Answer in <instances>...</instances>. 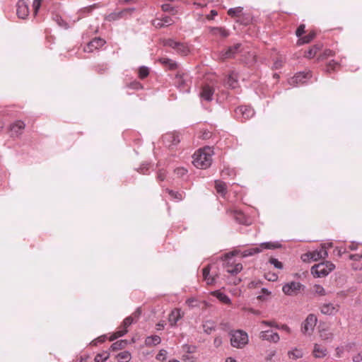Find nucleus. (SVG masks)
Segmentation results:
<instances>
[{
    "instance_id": "obj_38",
    "label": "nucleus",
    "mask_w": 362,
    "mask_h": 362,
    "mask_svg": "<svg viewBox=\"0 0 362 362\" xmlns=\"http://www.w3.org/2000/svg\"><path fill=\"white\" fill-rule=\"evenodd\" d=\"M211 32L214 35H219L222 37H227L229 35V32L224 28H213Z\"/></svg>"
},
{
    "instance_id": "obj_28",
    "label": "nucleus",
    "mask_w": 362,
    "mask_h": 362,
    "mask_svg": "<svg viewBox=\"0 0 362 362\" xmlns=\"http://www.w3.org/2000/svg\"><path fill=\"white\" fill-rule=\"evenodd\" d=\"M262 250H274L281 247V244L277 241L276 242H265L260 244L259 246Z\"/></svg>"
},
{
    "instance_id": "obj_50",
    "label": "nucleus",
    "mask_w": 362,
    "mask_h": 362,
    "mask_svg": "<svg viewBox=\"0 0 362 362\" xmlns=\"http://www.w3.org/2000/svg\"><path fill=\"white\" fill-rule=\"evenodd\" d=\"M54 20L57 22V23L59 26H61L65 29H67L69 28L68 24L60 16H56V17L54 18Z\"/></svg>"
},
{
    "instance_id": "obj_48",
    "label": "nucleus",
    "mask_w": 362,
    "mask_h": 362,
    "mask_svg": "<svg viewBox=\"0 0 362 362\" xmlns=\"http://www.w3.org/2000/svg\"><path fill=\"white\" fill-rule=\"evenodd\" d=\"M338 65V63L334 60L329 62L327 64L326 71L330 73L332 71H334L335 67Z\"/></svg>"
},
{
    "instance_id": "obj_40",
    "label": "nucleus",
    "mask_w": 362,
    "mask_h": 362,
    "mask_svg": "<svg viewBox=\"0 0 362 362\" xmlns=\"http://www.w3.org/2000/svg\"><path fill=\"white\" fill-rule=\"evenodd\" d=\"M166 191L169 195L176 201H181L183 199L182 194L178 192H175L171 189H167Z\"/></svg>"
},
{
    "instance_id": "obj_35",
    "label": "nucleus",
    "mask_w": 362,
    "mask_h": 362,
    "mask_svg": "<svg viewBox=\"0 0 362 362\" xmlns=\"http://www.w3.org/2000/svg\"><path fill=\"white\" fill-rule=\"evenodd\" d=\"M226 83L231 88H235L238 87V81L236 74L234 73L230 74L228 77Z\"/></svg>"
},
{
    "instance_id": "obj_13",
    "label": "nucleus",
    "mask_w": 362,
    "mask_h": 362,
    "mask_svg": "<svg viewBox=\"0 0 362 362\" xmlns=\"http://www.w3.org/2000/svg\"><path fill=\"white\" fill-rule=\"evenodd\" d=\"M105 43V41L103 39L100 37H95L86 45L83 50L86 52L91 53L102 47Z\"/></svg>"
},
{
    "instance_id": "obj_3",
    "label": "nucleus",
    "mask_w": 362,
    "mask_h": 362,
    "mask_svg": "<svg viewBox=\"0 0 362 362\" xmlns=\"http://www.w3.org/2000/svg\"><path fill=\"white\" fill-rule=\"evenodd\" d=\"M230 344L238 349H242L248 344L249 339L247 332L241 329L231 331L230 332Z\"/></svg>"
},
{
    "instance_id": "obj_6",
    "label": "nucleus",
    "mask_w": 362,
    "mask_h": 362,
    "mask_svg": "<svg viewBox=\"0 0 362 362\" xmlns=\"http://www.w3.org/2000/svg\"><path fill=\"white\" fill-rule=\"evenodd\" d=\"M163 45L173 48L180 55L186 56L189 52L188 46L184 43L176 42L173 39H167L163 41Z\"/></svg>"
},
{
    "instance_id": "obj_27",
    "label": "nucleus",
    "mask_w": 362,
    "mask_h": 362,
    "mask_svg": "<svg viewBox=\"0 0 362 362\" xmlns=\"http://www.w3.org/2000/svg\"><path fill=\"white\" fill-rule=\"evenodd\" d=\"M320 337L323 341H332L334 339V334L329 329L325 328L322 329L319 332Z\"/></svg>"
},
{
    "instance_id": "obj_30",
    "label": "nucleus",
    "mask_w": 362,
    "mask_h": 362,
    "mask_svg": "<svg viewBox=\"0 0 362 362\" xmlns=\"http://www.w3.org/2000/svg\"><path fill=\"white\" fill-rule=\"evenodd\" d=\"M161 342V339L158 335H152L146 337L145 344L147 346H152L159 344Z\"/></svg>"
},
{
    "instance_id": "obj_10",
    "label": "nucleus",
    "mask_w": 362,
    "mask_h": 362,
    "mask_svg": "<svg viewBox=\"0 0 362 362\" xmlns=\"http://www.w3.org/2000/svg\"><path fill=\"white\" fill-rule=\"evenodd\" d=\"M235 114L242 121H245L252 117L255 115V111L251 107L240 106L236 108Z\"/></svg>"
},
{
    "instance_id": "obj_9",
    "label": "nucleus",
    "mask_w": 362,
    "mask_h": 362,
    "mask_svg": "<svg viewBox=\"0 0 362 362\" xmlns=\"http://www.w3.org/2000/svg\"><path fill=\"white\" fill-rule=\"evenodd\" d=\"M311 78L310 71H300L289 79L288 83L291 86L301 85L307 82Z\"/></svg>"
},
{
    "instance_id": "obj_55",
    "label": "nucleus",
    "mask_w": 362,
    "mask_h": 362,
    "mask_svg": "<svg viewBox=\"0 0 362 362\" xmlns=\"http://www.w3.org/2000/svg\"><path fill=\"white\" fill-rule=\"evenodd\" d=\"M167 351L164 349H161L156 356V359L159 361H165L166 359Z\"/></svg>"
},
{
    "instance_id": "obj_49",
    "label": "nucleus",
    "mask_w": 362,
    "mask_h": 362,
    "mask_svg": "<svg viewBox=\"0 0 362 362\" xmlns=\"http://www.w3.org/2000/svg\"><path fill=\"white\" fill-rule=\"evenodd\" d=\"M42 1V0H33V13H34L35 16L37 15L38 10L40 9V8L41 6Z\"/></svg>"
},
{
    "instance_id": "obj_19",
    "label": "nucleus",
    "mask_w": 362,
    "mask_h": 362,
    "mask_svg": "<svg viewBox=\"0 0 362 362\" xmlns=\"http://www.w3.org/2000/svg\"><path fill=\"white\" fill-rule=\"evenodd\" d=\"M241 47V44L238 43L234 46L229 47L226 51H223L220 53L219 58L222 60L233 57L235 54L238 52Z\"/></svg>"
},
{
    "instance_id": "obj_2",
    "label": "nucleus",
    "mask_w": 362,
    "mask_h": 362,
    "mask_svg": "<svg viewBox=\"0 0 362 362\" xmlns=\"http://www.w3.org/2000/svg\"><path fill=\"white\" fill-rule=\"evenodd\" d=\"M239 252L234 251L228 254H226L224 256V263L223 267L228 274L234 276L237 274L240 273L243 270V264L241 263H236L233 260V257L238 254Z\"/></svg>"
},
{
    "instance_id": "obj_29",
    "label": "nucleus",
    "mask_w": 362,
    "mask_h": 362,
    "mask_svg": "<svg viewBox=\"0 0 362 362\" xmlns=\"http://www.w3.org/2000/svg\"><path fill=\"white\" fill-rule=\"evenodd\" d=\"M321 48H322V45H320V44L315 45L314 46L311 47L305 53V55H304L305 57L308 58V59L313 58L317 54L318 51H320L321 49Z\"/></svg>"
},
{
    "instance_id": "obj_39",
    "label": "nucleus",
    "mask_w": 362,
    "mask_h": 362,
    "mask_svg": "<svg viewBox=\"0 0 362 362\" xmlns=\"http://www.w3.org/2000/svg\"><path fill=\"white\" fill-rule=\"evenodd\" d=\"M243 8L241 6H238L235 8H231L228 11V14L230 17H238L243 12Z\"/></svg>"
},
{
    "instance_id": "obj_56",
    "label": "nucleus",
    "mask_w": 362,
    "mask_h": 362,
    "mask_svg": "<svg viewBox=\"0 0 362 362\" xmlns=\"http://www.w3.org/2000/svg\"><path fill=\"white\" fill-rule=\"evenodd\" d=\"M305 26L303 24H301L298 26V28H297V30L296 31V34L298 37H299V38L301 37L303 34L305 33Z\"/></svg>"
},
{
    "instance_id": "obj_31",
    "label": "nucleus",
    "mask_w": 362,
    "mask_h": 362,
    "mask_svg": "<svg viewBox=\"0 0 362 362\" xmlns=\"http://www.w3.org/2000/svg\"><path fill=\"white\" fill-rule=\"evenodd\" d=\"M204 332L206 334H211L216 329V324L214 322L208 320L203 323L202 325Z\"/></svg>"
},
{
    "instance_id": "obj_20",
    "label": "nucleus",
    "mask_w": 362,
    "mask_h": 362,
    "mask_svg": "<svg viewBox=\"0 0 362 362\" xmlns=\"http://www.w3.org/2000/svg\"><path fill=\"white\" fill-rule=\"evenodd\" d=\"M226 213L233 217V218L240 224H247V218L245 214L237 209H228Z\"/></svg>"
},
{
    "instance_id": "obj_5",
    "label": "nucleus",
    "mask_w": 362,
    "mask_h": 362,
    "mask_svg": "<svg viewBox=\"0 0 362 362\" xmlns=\"http://www.w3.org/2000/svg\"><path fill=\"white\" fill-rule=\"evenodd\" d=\"M328 256L327 247L325 245H321L320 247L313 252H309L302 256L303 261L311 259L313 261H317L320 259H325Z\"/></svg>"
},
{
    "instance_id": "obj_53",
    "label": "nucleus",
    "mask_w": 362,
    "mask_h": 362,
    "mask_svg": "<svg viewBox=\"0 0 362 362\" xmlns=\"http://www.w3.org/2000/svg\"><path fill=\"white\" fill-rule=\"evenodd\" d=\"M211 136V132L207 129H202L200 131V137L203 139H209Z\"/></svg>"
},
{
    "instance_id": "obj_16",
    "label": "nucleus",
    "mask_w": 362,
    "mask_h": 362,
    "mask_svg": "<svg viewBox=\"0 0 362 362\" xmlns=\"http://www.w3.org/2000/svg\"><path fill=\"white\" fill-rule=\"evenodd\" d=\"M17 16L18 18L25 19L29 15L28 4L24 0H20L17 3Z\"/></svg>"
},
{
    "instance_id": "obj_18",
    "label": "nucleus",
    "mask_w": 362,
    "mask_h": 362,
    "mask_svg": "<svg viewBox=\"0 0 362 362\" xmlns=\"http://www.w3.org/2000/svg\"><path fill=\"white\" fill-rule=\"evenodd\" d=\"M211 265L208 264L202 269V276L203 279L206 281L207 285H213L216 283V278L218 277V275L216 274H211Z\"/></svg>"
},
{
    "instance_id": "obj_12",
    "label": "nucleus",
    "mask_w": 362,
    "mask_h": 362,
    "mask_svg": "<svg viewBox=\"0 0 362 362\" xmlns=\"http://www.w3.org/2000/svg\"><path fill=\"white\" fill-rule=\"evenodd\" d=\"M162 140L163 144L168 147L175 146L180 142L179 135L176 132H168L165 134L162 137Z\"/></svg>"
},
{
    "instance_id": "obj_43",
    "label": "nucleus",
    "mask_w": 362,
    "mask_h": 362,
    "mask_svg": "<svg viewBox=\"0 0 362 362\" xmlns=\"http://www.w3.org/2000/svg\"><path fill=\"white\" fill-rule=\"evenodd\" d=\"M334 55V52L329 49H325L323 53L322 54H320L318 57V60H323L329 57H332Z\"/></svg>"
},
{
    "instance_id": "obj_42",
    "label": "nucleus",
    "mask_w": 362,
    "mask_h": 362,
    "mask_svg": "<svg viewBox=\"0 0 362 362\" xmlns=\"http://www.w3.org/2000/svg\"><path fill=\"white\" fill-rule=\"evenodd\" d=\"M182 350L187 354H192L197 351V346L194 345L184 344L182 346Z\"/></svg>"
},
{
    "instance_id": "obj_26",
    "label": "nucleus",
    "mask_w": 362,
    "mask_h": 362,
    "mask_svg": "<svg viewBox=\"0 0 362 362\" xmlns=\"http://www.w3.org/2000/svg\"><path fill=\"white\" fill-rule=\"evenodd\" d=\"M162 64L168 67L170 70L176 69L177 67V64L176 62L173 61L171 59L162 57L158 60Z\"/></svg>"
},
{
    "instance_id": "obj_1",
    "label": "nucleus",
    "mask_w": 362,
    "mask_h": 362,
    "mask_svg": "<svg viewBox=\"0 0 362 362\" xmlns=\"http://www.w3.org/2000/svg\"><path fill=\"white\" fill-rule=\"evenodd\" d=\"M214 151L209 146L199 149L194 153L193 164L195 167L206 169L211 165Z\"/></svg>"
},
{
    "instance_id": "obj_41",
    "label": "nucleus",
    "mask_w": 362,
    "mask_h": 362,
    "mask_svg": "<svg viewBox=\"0 0 362 362\" xmlns=\"http://www.w3.org/2000/svg\"><path fill=\"white\" fill-rule=\"evenodd\" d=\"M149 74V69L146 66H141L139 70V76L141 79H144Z\"/></svg>"
},
{
    "instance_id": "obj_62",
    "label": "nucleus",
    "mask_w": 362,
    "mask_h": 362,
    "mask_svg": "<svg viewBox=\"0 0 362 362\" xmlns=\"http://www.w3.org/2000/svg\"><path fill=\"white\" fill-rule=\"evenodd\" d=\"M141 309L139 308H137V309L136 310V311H135V312H134V313L131 315V316H132V317H133V322H135V321H136V320L139 319V316L141 315Z\"/></svg>"
},
{
    "instance_id": "obj_15",
    "label": "nucleus",
    "mask_w": 362,
    "mask_h": 362,
    "mask_svg": "<svg viewBox=\"0 0 362 362\" xmlns=\"http://www.w3.org/2000/svg\"><path fill=\"white\" fill-rule=\"evenodd\" d=\"M25 127V124L23 121L18 120L15 122L14 123L11 124L9 127L11 136L13 137L20 136L22 134Z\"/></svg>"
},
{
    "instance_id": "obj_34",
    "label": "nucleus",
    "mask_w": 362,
    "mask_h": 362,
    "mask_svg": "<svg viewBox=\"0 0 362 362\" xmlns=\"http://www.w3.org/2000/svg\"><path fill=\"white\" fill-rule=\"evenodd\" d=\"M115 357L118 362H129L131 360L132 356L129 351H124L117 354Z\"/></svg>"
},
{
    "instance_id": "obj_61",
    "label": "nucleus",
    "mask_w": 362,
    "mask_h": 362,
    "mask_svg": "<svg viewBox=\"0 0 362 362\" xmlns=\"http://www.w3.org/2000/svg\"><path fill=\"white\" fill-rule=\"evenodd\" d=\"M166 177V172L164 170H160L157 174V179L163 181Z\"/></svg>"
},
{
    "instance_id": "obj_37",
    "label": "nucleus",
    "mask_w": 362,
    "mask_h": 362,
    "mask_svg": "<svg viewBox=\"0 0 362 362\" xmlns=\"http://www.w3.org/2000/svg\"><path fill=\"white\" fill-rule=\"evenodd\" d=\"M288 357L290 358L296 360L303 357V354L301 349L295 348L288 352Z\"/></svg>"
},
{
    "instance_id": "obj_59",
    "label": "nucleus",
    "mask_w": 362,
    "mask_h": 362,
    "mask_svg": "<svg viewBox=\"0 0 362 362\" xmlns=\"http://www.w3.org/2000/svg\"><path fill=\"white\" fill-rule=\"evenodd\" d=\"M187 170L184 168H177L175 170V173L180 177H182L186 175Z\"/></svg>"
},
{
    "instance_id": "obj_21",
    "label": "nucleus",
    "mask_w": 362,
    "mask_h": 362,
    "mask_svg": "<svg viewBox=\"0 0 362 362\" xmlns=\"http://www.w3.org/2000/svg\"><path fill=\"white\" fill-rule=\"evenodd\" d=\"M133 323L132 316L126 317L123 321V325L119 328L117 332H115V339L117 337H122L127 332V327Z\"/></svg>"
},
{
    "instance_id": "obj_46",
    "label": "nucleus",
    "mask_w": 362,
    "mask_h": 362,
    "mask_svg": "<svg viewBox=\"0 0 362 362\" xmlns=\"http://www.w3.org/2000/svg\"><path fill=\"white\" fill-rule=\"evenodd\" d=\"M269 262L271 264L274 265V267L276 269H283V264L276 258H273V257L270 258L269 260Z\"/></svg>"
},
{
    "instance_id": "obj_47",
    "label": "nucleus",
    "mask_w": 362,
    "mask_h": 362,
    "mask_svg": "<svg viewBox=\"0 0 362 362\" xmlns=\"http://www.w3.org/2000/svg\"><path fill=\"white\" fill-rule=\"evenodd\" d=\"M160 21H162L164 26H168L174 23V21L172 19V18L168 16L161 17Z\"/></svg>"
},
{
    "instance_id": "obj_11",
    "label": "nucleus",
    "mask_w": 362,
    "mask_h": 362,
    "mask_svg": "<svg viewBox=\"0 0 362 362\" xmlns=\"http://www.w3.org/2000/svg\"><path fill=\"white\" fill-rule=\"evenodd\" d=\"M301 287L302 284L300 282L291 281L284 285L282 291L286 295L293 296L300 291Z\"/></svg>"
},
{
    "instance_id": "obj_63",
    "label": "nucleus",
    "mask_w": 362,
    "mask_h": 362,
    "mask_svg": "<svg viewBox=\"0 0 362 362\" xmlns=\"http://www.w3.org/2000/svg\"><path fill=\"white\" fill-rule=\"evenodd\" d=\"M335 351H336V356L337 358H341L342 356L343 353H344V347H342V346H337L335 349Z\"/></svg>"
},
{
    "instance_id": "obj_7",
    "label": "nucleus",
    "mask_w": 362,
    "mask_h": 362,
    "mask_svg": "<svg viewBox=\"0 0 362 362\" xmlns=\"http://www.w3.org/2000/svg\"><path fill=\"white\" fill-rule=\"evenodd\" d=\"M317 318L314 314H309L302 325L301 330L305 334H311L316 326Z\"/></svg>"
},
{
    "instance_id": "obj_52",
    "label": "nucleus",
    "mask_w": 362,
    "mask_h": 362,
    "mask_svg": "<svg viewBox=\"0 0 362 362\" xmlns=\"http://www.w3.org/2000/svg\"><path fill=\"white\" fill-rule=\"evenodd\" d=\"M260 324L262 325H265V326L272 327H276L277 329L279 328V326L274 321L262 320L260 322Z\"/></svg>"
},
{
    "instance_id": "obj_22",
    "label": "nucleus",
    "mask_w": 362,
    "mask_h": 362,
    "mask_svg": "<svg viewBox=\"0 0 362 362\" xmlns=\"http://www.w3.org/2000/svg\"><path fill=\"white\" fill-rule=\"evenodd\" d=\"M183 317V313L179 308L174 309L168 316V322L171 327L176 325V323Z\"/></svg>"
},
{
    "instance_id": "obj_14",
    "label": "nucleus",
    "mask_w": 362,
    "mask_h": 362,
    "mask_svg": "<svg viewBox=\"0 0 362 362\" xmlns=\"http://www.w3.org/2000/svg\"><path fill=\"white\" fill-rule=\"evenodd\" d=\"M259 337L263 341H268L272 343H277L280 340L277 332H273L271 330H264L259 332Z\"/></svg>"
},
{
    "instance_id": "obj_8",
    "label": "nucleus",
    "mask_w": 362,
    "mask_h": 362,
    "mask_svg": "<svg viewBox=\"0 0 362 362\" xmlns=\"http://www.w3.org/2000/svg\"><path fill=\"white\" fill-rule=\"evenodd\" d=\"M339 304H334L330 302H325L320 305L321 313L325 315H335L339 312Z\"/></svg>"
},
{
    "instance_id": "obj_32",
    "label": "nucleus",
    "mask_w": 362,
    "mask_h": 362,
    "mask_svg": "<svg viewBox=\"0 0 362 362\" xmlns=\"http://www.w3.org/2000/svg\"><path fill=\"white\" fill-rule=\"evenodd\" d=\"M215 188L218 194L224 196L227 192L226 184L220 180H216Z\"/></svg>"
},
{
    "instance_id": "obj_25",
    "label": "nucleus",
    "mask_w": 362,
    "mask_h": 362,
    "mask_svg": "<svg viewBox=\"0 0 362 362\" xmlns=\"http://www.w3.org/2000/svg\"><path fill=\"white\" fill-rule=\"evenodd\" d=\"M211 295L217 298L221 303L224 304L230 305L231 303L230 298L226 294L219 291L211 292Z\"/></svg>"
},
{
    "instance_id": "obj_45",
    "label": "nucleus",
    "mask_w": 362,
    "mask_h": 362,
    "mask_svg": "<svg viewBox=\"0 0 362 362\" xmlns=\"http://www.w3.org/2000/svg\"><path fill=\"white\" fill-rule=\"evenodd\" d=\"M314 291L315 293H317L320 296H322L327 295V293H326L325 288L319 284H316L314 286Z\"/></svg>"
},
{
    "instance_id": "obj_57",
    "label": "nucleus",
    "mask_w": 362,
    "mask_h": 362,
    "mask_svg": "<svg viewBox=\"0 0 362 362\" xmlns=\"http://www.w3.org/2000/svg\"><path fill=\"white\" fill-rule=\"evenodd\" d=\"M127 344V340H119L115 342V349H122Z\"/></svg>"
},
{
    "instance_id": "obj_23",
    "label": "nucleus",
    "mask_w": 362,
    "mask_h": 362,
    "mask_svg": "<svg viewBox=\"0 0 362 362\" xmlns=\"http://www.w3.org/2000/svg\"><path fill=\"white\" fill-rule=\"evenodd\" d=\"M327 353H328V351H327V349L326 347H325L320 344H314L313 354L315 358H324L327 356Z\"/></svg>"
},
{
    "instance_id": "obj_58",
    "label": "nucleus",
    "mask_w": 362,
    "mask_h": 362,
    "mask_svg": "<svg viewBox=\"0 0 362 362\" xmlns=\"http://www.w3.org/2000/svg\"><path fill=\"white\" fill-rule=\"evenodd\" d=\"M182 360L185 362H195L196 361L195 357L193 356H190L188 354H184L182 356Z\"/></svg>"
},
{
    "instance_id": "obj_33",
    "label": "nucleus",
    "mask_w": 362,
    "mask_h": 362,
    "mask_svg": "<svg viewBox=\"0 0 362 362\" xmlns=\"http://www.w3.org/2000/svg\"><path fill=\"white\" fill-rule=\"evenodd\" d=\"M315 37V32H310L308 35H306L304 37H301L298 40L297 44L299 45L309 43L310 41H312Z\"/></svg>"
},
{
    "instance_id": "obj_51",
    "label": "nucleus",
    "mask_w": 362,
    "mask_h": 362,
    "mask_svg": "<svg viewBox=\"0 0 362 362\" xmlns=\"http://www.w3.org/2000/svg\"><path fill=\"white\" fill-rule=\"evenodd\" d=\"M133 10H134L133 8H127V9H124L120 12L115 13V20L117 18L123 17L125 14L129 13Z\"/></svg>"
},
{
    "instance_id": "obj_4",
    "label": "nucleus",
    "mask_w": 362,
    "mask_h": 362,
    "mask_svg": "<svg viewBox=\"0 0 362 362\" xmlns=\"http://www.w3.org/2000/svg\"><path fill=\"white\" fill-rule=\"evenodd\" d=\"M335 268V265L331 262L326 261L315 264L311 268V274L315 277H323L328 275Z\"/></svg>"
},
{
    "instance_id": "obj_54",
    "label": "nucleus",
    "mask_w": 362,
    "mask_h": 362,
    "mask_svg": "<svg viewBox=\"0 0 362 362\" xmlns=\"http://www.w3.org/2000/svg\"><path fill=\"white\" fill-rule=\"evenodd\" d=\"M185 303L190 308L198 306L197 300L194 298H188Z\"/></svg>"
},
{
    "instance_id": "obj_36",
    "label": "nucleus",
    "mask_w": 362,
    "mask_h": 362,
    "mask_svg": "<svg viewBox=\"0 0 362 362\" xmlns=\"http://www.w3.org/2000/svg\"><path fill=\"white\" fill-rule=\"evenodd\" d=\"M262 252V249L259 247H252L247 250H245L241 252V256L243 257H247L249 256H252L255 254L259 253Z\"/></svg>"
},
{
    "instance_id": "obj_64",
    "label": "nucleus",
    "mask_w": 362,
    "mask_h": 362,
    "mask_svg": "<svg viewBox=\"0 0 362 362\" xmlns=\"http://www.w3.org/2000/svg\"><path fill=\"white\" fill-rule=\"evenodd\" d=\"M354 362H362V352L358 353L353 357Z\"/></svg>"
},
{
    "instance_id": "obj_44",
    "label": "nucleus",
    "mask_w": 362,
    "mask_h": 362,
    "mask_svg": "<svg viewBox=\"0 0 362 362\" xmlns=\"http://www.w3.org/2000/svg\"><path fill=\"white\" fill-rule=\"evenodd\" d=\"M109 357V354L106 352L103 354H98L95 357V362H104L106 361Z\"/></svg>"
},
{
    "instance_id": "obj_24",
    "label": "nucleus",
    "mask_w": 362,
    "mask_h": 362,
    "mask_svg": "<svg viewBox=\"0 0 362 362\" xmlns=\"http://www.w3.org/2000/svg\"><path fill=\"white\" fill-rule=\"evenodd\" d=\"M214 93V88L208 85H206L202 88L200 96L205 100L211 101L213 100Z\"/></svg>"
},
{
    "instance_id": "obj_17",
    "label": "nucleus",
    "mask_w": 362,
    "mask_h": 362,
    "mask_svg": "<svg viewBox=\"0 0 362 362\" xmlns=\"http://www.w3.org/2000/svg\"><path fill=\"white\" fill-rule=\"evenodd\" d=\"M186 74H181L178 72L174 79V83L175 85L182 91H187L188 90V86L187 83V80L185 78Z\"/></svg>"
},
{
    "instance_id": "obj_60",
    "label": "nucleus",
    "mask_w": 362,
    "mask_h": 362,
    "mask_svg": "<svg viewBox=\"0 0 362 362\" xmlns=\"http://www.w3.org/2000/svg\"><path fill=\"white\" fill-rule=\"evenodd\" d=\"M265 278L270 281H275L278 279L277 274L274 273H268L265 274Z\"/></svg>"
}]
</instances>
